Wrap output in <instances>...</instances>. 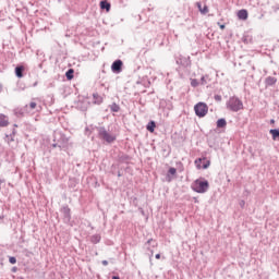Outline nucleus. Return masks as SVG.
<instances>
[{
  "label": "nucleus",
  "instance_id": "423d86ee",
  "mask_svg": "<svg viewBox=\"0 0 279 279\" xmlns=\"http://www.w3.org/2000/svg\"><path fill=\"white\" fill-rule=\"evenodd\" d=\"M57 142L59 143L60 151H62V150L66 151V149H69V140H68L66 135L59 134V138L57 140Z\"/></svg>",
  "mask_w": 279,
  "mask_h": 279
},
{
  "label": "nucleus",
  "instance_id": "6ab92c4d",
  "mask_svg": "<svg viewBox=\"0 0 279 279\" xmlns=\"http://www.w3.org/2000/svg\"><path fill=\"white\" fill-rule=\"evenodd\" d=\"M269 134H271L272 141H279V129H270Z\"/></svg>",
  "mask_w": 279,
  "mask_h": 279
},
{
  "label": "nucleus",
  "instance_id": "37998d69",
  "mask_svg": "<svg viewBox=\"0 0 279 279\" xmlns=\"http://www.w3.org/2000/svg\"><path fill=\"white\" fill-rule=\"evenodd\" d=\"M274 123H276V120L271 119L270 124L274 125Z\"/></svg>",
  "mask_w": 279,
  "mask_h": 279
},
{
  "label": "nucleus",
  "instance_id": "6e6552de",
  "mask_svg": "<svg viewBox=\"0 0 279 279\" xmlns=\"http://www.w3.org/2000/svg\"><path fill=\"white\" fill-rule=\"evenodd\" d=\"M111 71L112 73H121L123 71V61L121 59H117L111 64Z\"/></svg>",
  "mask_w": 279,
  "mask_h": 279
},
{
  "label": "nucleus",
  "instance_id": "58836bf2",
  "mask_svg": "<svg viewBox=\"0 0 279 279\" xmlns=\"http://www.w3.org/2000/svg\"><path fill=\"white\" fill-rule=\"evenodd\" d=\"M104 267H108V260L104 259L102 262Z\"/></svg>",
  "mask_w": 279,
  "mask_h": 279
},
{
  "label": "nucleus",
  "instance_id": "c03bdc74",
  "mask_svg": "<svg viewBox=\"0 0 279 279\" xmlns=\"http://www.w3.org/2000/svg\"><path fill=\"white\" fill-rule=\"evenodd\" d=\"M112 279H121L119 276H112Z\"/></svg>",
  "mask_w": 279,
  "mask_h": 279
},
{
  "label": "nucleus",
  "instance_id": "4468645a",
  "mask_svg": "<svg viewBox=\"0 0 279 279\" xmlns=\"http://www.w3.org/2000/svg\"><path fill=\"white\" fill-rule=\"evenodd\" d=\"M247 16H248V13H247V10L245 9H242L238 12V19H240V21H247Z\"/></svg>",
  "mask_w": 279,
  "mask_h": 279
},
{
  "label": "nucleus",
  "instance_id": "f03ea898",
  "mask_svg": "<svg viewBox=\"0 0 279 279\" xmlns=\"http://www.w3.org/2000/svg\"><path fill=\"white\" fill-rule=\"evenodd\" d=\"M97 132H98V138L100 141H105V143H114V141H117V136L110 134L107 130L106 126H97L96 128Z\"/></svg>",
  "mask_w": 279,
  "mask_h": 279
},
{
  "label": "nucleus",
  "instance_id": "f257e3e1",
  "mask_svg": "<svg viewBox=\"0 0 279 279\" xmlns=\"http://www.w3.org/2000/svg\"><path fill=\"white\" fill-rule=\"evenodd\" d=\"M208 189H210V183L208 182V180L201 178V179H196L192 185V190L195 193H207Z\"/></svg>",
  "mask_w": 279,
  "mask_h": 279
},
{
  "label": "nucleus",
  "instance_id": "412c9836",
  "mask_svg": "<svg viewBox=\"0 0 279 279\" xmlns=\"http://www.w3.org/2000/svg\"><path fill=\"white\" fill-rule=\"evenodd\" d=\"M101 241V235L99 234H94L90 236V242L94 243V245H97V243H100Z\"/></svg>",
  "mask_w": 279,
  "mask_h": 279
},
{
  "label": "nucleus",
  "instance_id": "72a5a7b5",
  "mask_svg": "<svg viewBox=\"0 0 279 279\" xmlns=\"http://www.w3.org/2000/svg\"><path fill=\"white\" fill-rule=\"evenodd\" d=\"M53 142L54 143L51 145V147H53V148L60 147V143L58 141L56 142V137H54Z\"/></svg>",
  "mask_w": 279,
  "mask_h": 279
},
{
  "label": "nucleus",
  "instance_id": "9d476101",
  "mask_svg": "<svg viewBox=\"0 0 279 279\" xmlns=\"http://www.w3.org/2000/svg\"><path fill=\"white\" fill-rule=\"evenodd\" d=\"M10 125V118L8 116L0 113V128H8Z\"/></svg>",
  "mask_w": 279,
  "mask_h": 279
},
{
  "label": "nucleus",
  "instance_id": "b1692460",
  "mask_svg": "<svg viewBox=\"0 0 279 279\" xmlns=\"http://www.w3.org/2000/svg\"><path fill=\"white\" fill-rule=\"evenodd\" d=\"M14 136H16V129H13L12 133L10 135H7V138H10L9 143L14 142Z\"/></svg>",
  "mask_w": 279,
  "mask_h": 279
},
{
  "label": "nucleus",
  "instance_id": "c85d7f7f",
  "mask_svg": "<svg viewBox=\"0 0 279 279\" xmlns=\"http://www.w3.org/2000/svg\"><path fill=\"white\" fill-rule=\"evenodd\" d=\"M27 106H28V110H31V112H32V110H36V106H38V105L36 102L32 101Z\"/></svg>",
  "mask_w": 279,
  "mask_h": 279
},
{
  "label": "nucleus",
  "instance_id": "79ce46f5",
  "mask_svg": "<svg viewBox=\"0 0 279 279\" xmlns=\"http://www.w3.org/2000/svg\"><path fill=\"white\" fill-rule=\"evenodd\" d=\"M147 250L150 252V257L154 256V251H151L149 247H147Z\"/></svg>",
  "mask_w": 279,
  "mask_h": 279
},
{
  "label": "nucleus",
  "instance_id": "8fccbe9b",
  "mask_svg": "<svg viewBox=\"0 0 279 279\" xmlns=\"http://www.w3.org/2000/svg\"><path fill=\"white\" fill-rule=\"evenodd\" d=\"M20 279H23V277H21Z\"/></svg>",
  "mask_w": 279,
  "mask_h": 279
},
{
  "label": "nucleus",
  "instance_id": "ddd939ff",
  "mask_svg": "<svg viewBox=\"0 0 279 279\" xmlns=\"http://www.w3.org/2000/svg\"><path fill=\"white\" fill-rule=\"evenodd\" d=\"M93 99H94V104H96L97 106H101V104H104V97H101L99 94L94 93L93 94Z\"/></svg>",
  "mask_w": 279,
  "mask_h": 279
},
{
  "label": "nucleus",
  "instance_id": "473e14b6",
  "mask_svg": "<svg viewBox=\"0 0 279 279\" xmlns=\"http://www.w3.org/2000/svg\"><path fill=\"white\" fill-rule=\"evenodd\" d=\"M201 84L202 86H206V84H208V82L206 81V76L201 77Z\"/></svg>",
  "mask_w": 279,
  "mask_h": 279
},
{
  "label": "nucleus",
  "instance_id": "4c0bfd02",
  "mask_svg": "<svg viewBox=\"0 0 279 279\" xmlns=\"http://www.w3.org/2000/svg\"><path fill=\"white\" fill-rule=\"evenodd\" d=\"M136 202H138V198L134 197V198H133V204H134V206H138V204H137Z\"/></svg>",
  "mask_w": 279,
  "mask_h": 279
},
{
  "label": "nucleus",
  "instance_id": "39448f33",
  "mask_svg": "<svg viewBox=\"0 0 279 279\" xmlns=\"http://www.w3.org/2000/svg\"><path fill=\"white\" fill-rule=\"evenodd\" d=\"M15 117L17 118H23L25 117L26 114H32V110H29V106L26 105L24 107H17L13 110Z\"/></svg>",
  "mask_w": 279,
  "mask_h": 279
},
{
  "label": "nucleus",
  "instance_id": "2f4dec72",
  "mask_svg": "<svg viewBox=\"0 0 279 279\" xmlns=\"http://www.w3.org/2000/svg\"><path fill=\"white\" fill-rule=\"evenodd\" d=\"M208 167H210V160H207L205 163H203L201 169H208Z\"/></svg>",
  "mask_w": 279,
  "mask_h": 279
},
{
  "label": "nucleus",
  "instance_id": "49530a36",
  "mask_svg": "<svg viewBox=\"0 0 279 279\" xmlns=\"http://www.w3.org/2000/svg\"><path fill=\"white\" fill-rule=\"evenodd\" d=\"M121 175H123L121 174V171H118V178H121Z\"/></svg>",
  "mask_w": 279,
  "mask_h": 279
},
{
  "label": "nucleus",
  "instance_id": "a19ab883",
  "mask_svg": "<svg viewBox=\"0 0 279 279\" xmlns=\"http://www.w3.org/2000/svg\"><path fill=\"white\" fill-rule=\"evenodd\" d=\"M155 258H156L157 260H160V253L156 254V255H155Z\"/></svg>",
  "mask_w": 279,
  "mask_h": 279
},
{
  "label": "nucleus",
  "instance_id": "ea45409f",
  "mask_svg": "<svg viewBox=\"0 0 279 279\" xmlns=\"http://www.w3.org/2000/svg\"><path fill=\"white\" fill-rule=\"evenodd\" d=\"M240 206L243 208L245 206V201H241Z\"/></svg>",
  "mask_w": 279,
  "mask_h": 279
},
{
  "label": "nucleus",
  "instance_id": "de8ad7c7",
  "mask_svg": "<svg viewBox=\"0 0 279 279\" xmlns=\"http://www.w3.org/2000/svg\"><path fill=\"white\" fill-rule=\"evenodd\" d=\"M14 128H19V124H14Z\"/></svg>",
  "mask_w": 279,
  "mask_h": 279
},
{
  "label": "nucleus",
  "instance_id": "393cba45",
  "mask_svg": "<svg viewBox=\"0 0 279 279\" xmlns=\"http://www.w3.org/2000/svg\"><path fill=\"white\" fill-rule=\"evenodd\" d=\"M191 86L192 88H197V86H199V81H197V78H191Z\"/></svg>",
  "mask_w": 279,
  "mask_h": 279
},
{
  "label": "nucleus",
  "instance_id": "f8f14e48",
  "mask_svg": "<svg viewBox=\"0 0 279 279\" xmlns=\"http://www.w3.org/2000/svg\"><path fill=\"white\" fill-rule=\"evenodd\" d=\"M111 8H112V4H110L108 0L100 1V10H106V12H110Z\"/></svg>",
  "mask_w": 279,
  "mask_h": 279
},
{
  "label": "nucleus",
  "instance_id": "7c9ffc66",
  "mask_svg": "<svg viewBox=\"0 0 279 279\" xmlns=\"http://www.w3.org/2000/svg\"><path fill=\"white\" fill-rule=\"evenodd\" d=\"M9 263L11 265H16V257H14V256L9 257Z\"/></svg>",
  "mask_w": 279,
  "mask_h": 279
},
{
  "label": "nucleus",
  "instance_id": "cd10ccee",
  "mask_svg": "<svg viewBox=\"0 0 279 279\" xmlns=\"http://www.w3.org/2000/svg\"><path fill=\"white\" fill-rule=\"evenodd\" d=\"M202 160H206V158H198L195 160V165L197 167V169H202Z\"/></svg>",
  "mask_w": 279,
  "mask_h": 279
},
{
  "label": "nucleus",
  "instance_id": "e433bc0d",
  "mask_svg": "<svg viewBox=\"0 0 279 279\" xmlns=\"http://www.w3.org/2000/svg\"><path fill=\"white\" fill-rule=\"evenodd\" d=\"M217 25H219L220 29H226V24H221L218 22Z\"/></svg>",
  "mask_w": 279,
  "mask_h": 279
},
{
  "label": "nucleus",
  "instance_id": "7ed1b4c3",
  "mask_svg": "<svg viewBox=\"0 0 279 279\" xmlns=\"http://www.w3.org/2000/svg\"><path fill=\"white\" fill-rule=\"evenodd\" d=\"M227 110L231 112H239V110H243V101L239 99V97H230L227 101Z\"/></svg>",
  "mask_w": 279,
  "mask_h": 279
},
{
  "label": "nucleus",
  "instance_id": "f704fd0d",
  "mask_svg": "<svg viewBox=\"0 0 279 279\" xmlns=\"http://www.w3.org/2000/svg\"><path fill=\"white\" fill-rule=\"evenodd\" d=\"M214 99H215V101L219 102V101H221L222 98H221V95H215Z\"/></svg>",
  "mask_w": 279,
  "mask_h": 279
},
{
  "label": "nucleus",
  "instance_id": "0eeeda50",
  "mask_svg": "<svg viewBox=\"0 0 279 279\" xmlns=\"http://www.w3.org/2000/svg\"><path fill=\"white\" fill-rule=\"evenodd\" d=\"M60 213L63 216V223H71V208H69V205L63 206Z\"/></svg>",
  "mask_w": 279,
  "mask_h": 279
},
{
  "label": "nucleus",
  "instance_id": "2eb2a0df",
  "mask_svg": "<svg viewBox=\"0 0 279 279\" xmlns=\"http://www.w3.org/2000/svg\"><path fill=\"white\" fill-rule=\"evenodd\" d=\"M23 73H25V66L17 65L15 68V75H16V77H19V80H21V77H23Z\"/></svg>",
  "mask_w": 279,
  "mask_h": 279
},
{
  "label": "nucleus",
  "instance_id": "4be33fe9",
  "mask_svg": "<svg viewBox=\"0 0 279 279\" xmlns=\"http://www.w3.org/2000/svg\"><path fill=\"white\" fill-rule=\"evenodd\" d=\"M109 108H110L111 112H120L121 111V107L119 105H117V102H112L111 105H109Z\"/></svg>",
  "mask_w": 279,
  "mask_h": 279
},
{
  "label": "nucleus",
  "instance_id": "9b49d317",
  "mask_svg": "<svg viewBox=\"0 0 279 279\" xmlns=\"http://www.w3.org/2000/svg\"><path fill=\"white\" fill-rule=\"evenodd\" d=\"M276 82H278V78L274 77V76H268L265 78V86L266 88L269 86H274L276 85Z\"/></svg>",
  "mask_w": 279,
  "mask_h": 279
},
{
  "label": "nucleus",
  "instance_id": "c756f323",
  "mask_svg": "<svg viewBox=\"0 0 279 279\" xmlns=\"http://www.w3.org/2000/svg\"><path fill=\"white\" fill-rule=\"evenodd\" d=\"M168 173L170 175H175L178 173V170L175 168H169Z\"/></svg>",
  "mask_w": 279,
  "mask_h": 279
},
{
  "label": "nucleus",
  "instance_id": "aec40b11",
  "mask_svg": "<svg viewBox=\"0 0 279 279\" xmlns=\"http://www.w3.org/2000/svg\"><path fill=\"white\" fill-rule=\"evenodd\" d=\"M75 75V70L73 69H69L66 72H65V77L69 82H71V80H73Z\"/></svg>",
  "mask_w": 279,
  "mask_h": 279
},
{
  "label": "nucleus",
  "instance_id": "20e7f679",
  "mask_svg": "<svg viewBox=\"0 0 279 279\" xmlns=\"http://www.w3.org/2000/svg\"><path fill=\"white\" fill-rule=\"evenodd\" d=\"M194 111L196 117L203 119V117H206V114H208V105H206L205 102H197L194 106Z\"/></svg>",
  "mask_w": 279,
  "mask_h": 279
},
{
  "label": "nucleus",
  "instance_id": "a18cd8bd",
  "mask_svg": "<svg viewBox=\"0 0 279 279\" xmlns=\"http://www.w3.org/2000/svg\"><path fill=\"white\" fill-rule=\"evenodd\" d=\"M2 165H3V159H0V169Z\"/></svg>",
  "mask_w": 279,
  "mask_h": 279
},
{
  "label": "nucleus",
  "instance_id": "f3484780",
  "mask_svg": "<svg viewBox=\"0 0 279 279\" xmlns=\"http://www.w3.org/2000/svg\"><path fill=\"white\" fill-rule=\"evenodd\" d=\"M216 125L219 130H221L228 125V121H226V118H220L217 120Z\"/></svg>",
  "mask_w": 279,
  "mask_h": 279
},
{
  "label": "nucleus",
  "instance_id": "dca6fc26",
  "mask_svg": "<svg viewBox=\"0 0 279 279\" xmlns=\"http://www.w3.org/2000/svg\"><path fill=\"white\" fill-rule=\"evenodd\" d=\"M196 7L201 14H208V5L204 4V7H202V2H196Z\"/></svg>",
  "mask_w": 279,
  "mask_h": 279
},
{
  "label": "nucleus",
  "instance_id": "a211bd4d",
  "mask_svg": "<svg viewBox=\"0 0 279 279\" xmlns=\"http://www.w3.org/2000/svg\"><path fill=\"white\" fill-rule=\"evenodd\" d=\"M146 130H148V132L153 134V132L156 131V121H149L148 124L146 125Z\"/></svg>",
  "mask_w": 279,
  "mask_h": 279
},
{
  "label": "nucleus",
  "instance_id": "a878e982",
  "mask_svg": "<svg viewBox=\"0 0 279 279\" xmlns=\"http://www.w3.org/2000/svg\"><path fill=\"white\" fill-rule=\"evenodd\" d=\"M153 243V244H151ZM146 245H151L153 247H158V243L156 241H154V239H149L146 242Z\"/></svg>",
  "mask_w": 279,
  "mask_h": 279
},
{
  "label": "nucleus",
  "instance_id": "c9c22d12",
  "mask_svg": "<svg viewBox=\"0 0 279 279\" xmlns=\"http://www.w3.org/2000/svg\"><path fill=\"white\" fill-rule=\"evenodd\" d=\"M11 271H12V274H16L19 271V267H16V266L12 267Z\"/></svg>",
  "mask_w": 279,
  "mask_h": 279
},
{
  "label": "nucleus",
  "instance_id": "1a4fd4ad",
  "mask_svg": "<svg viewBox=\"0 0 279 279\" xmlns=\"http://www.w3.org/2000/svg\"><path fill=\"white\" fill-rule=\"evenodd\" d=\"M177 64H180L181 66H184V69L191 66V57L180 56L177 59Z\"/></svg>",
  "mask_w": 279,
  "mask_h": 279
},
{
  "label": "nucleus",
  "instance_id": "5701e85b",
  "mask_svg": "<svg viewBox=\"0 0 279 279\" xmlns=\"http://www.w3.org/2000/svg\"><path fill=\"white\" fill-rule=\"evenodd\" d=\"M129 160H132V157H130V155L122 154V155L119 156V161L120 162H128Z\"/></svg>",
  "mask_w": 279,
  "mask_h": 279
},
{
  "label": "nucleus",
  "instance_id": "09e8293b",
  "mask_svg": "<svg viewBox=\"0 0 279 279\" xmlns=\"http://www.w3.org/2000/svg\"><path fill=\"white\" fill-rule=\"evenodd\" d=\"M197 202H198L197 198H195V204H197Z\"/></svg>",
  "mask_w": 279,
  "mask_h": 279
},
{
  "label": "nucleus",
  "instance_id": "bb28decb",
  "mask_svg": "<svg viewBox=\"0 0 279 279\" xmlns=\"http://www.w3.org/2000/svg\"><path fill=\"white\" fill-rule=\"evenodd\" d=\"M243 43H245V45H250V43H252V37H250L248 35L244 36L242 38Z\"/></svg>",
  "mask_w": 279,
  "mask_h": 279
}]
</instances>
